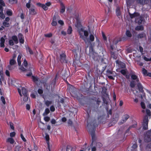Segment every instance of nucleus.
<instances>
[{
	"label": "nucleus",
	"instance_id": "1",
	"mask_svg": "<svg viewBox=\"0 0 151 151\" xmlns=\"http://www.w3.org/2000/svg\"><path fill=\"white\" fill-rule=\"evenodd\" d=\"M81 31L83 32L84 36L83 35V33H81V31H79V33L80 35V37L85 42L86 44L87 45L90 44L91 45H92L91 42L94 41V37L92 34L90 35L89 38H88V32L86 30H83V29L81 28Z\"/></svg>",
	"mask_w": 151,
	"mask_h": 151
},
{
	"label": "nucleus",
	"instance_id": "2",
	"mask_svg": "<svg viewBox=\"0 0 151 151\" xmlns=\"http://www.w3.org/2000/svg\"><path fill=\"white\" fill-rule=\"evenodd\" d=\"M87 127L92 137V142L90 145L91 151H96V146L94 145H95V141L96 139V137L95 135L94 129L93 127L92 128H91V124H88L87 125Z\"/></svg>",
	"mask_w": 151,
	"mask_h": 151
},
{
	"label": "nucleus",
	"instance_id": "3",
	"mask_svg": "<svg viewBox=\"0 0 151 151\" xmlns=\"http://www.w3.org/2000/svg\"><path fill=\"white\" fill-rule=\"evenodd\" d=\"M129 14L131 18H135V22L138 24H140L145 22V19L143 17L140 16L139 14L135 13L131 14L129 13Z\"/></svg>",
	"mask_w": 151,
	"mask_h": 151
},
{
	"label": "nucleus",
	"instance_id": "4",
	"mask_svg": "<svg viewBox=\"0 0 151 151\" xmlns=\"http://www.w3.org/2000/svg\"><path fill=\"white\" fill-rule=\"evenodd\" d=\"M89 55L91 58H92L94 61H99L100 59V57L93 50V48L91 45L90 47Z\"/></svg>",
	"mask_w": 151,
	"mask_h": 151
},
{
	"label": "nucleus",
	"instance_id": "5",
	"mask_svg": "<svg viewBox=\"0 0 151 151\" xmlns=\"http://www.w3.org/2000/svg\"><path fill=\"white\" fill-rule=\"evenodd\" d=\"M138 4L143 6L146 5L147 6V9H151V0H136Z\"/></svg>",
	"mask_w": 151,
	"mask_h": 151
},
{
	"label": "nucleus",
	"instance_id": "6",
	"mask_svg": "<svg viewBox=\"0 0 151 151\" xmlns=\"http://www.w3.org/2000/svg\"><path fill=\"white\" fill-rule=\"evenodd\" d=\"M22 65V66L20 67V69L23 72H27L28 71H30L31 70V69L32 68L29 66V68H28L27 63L25 59H24V60Z\"/></svg>",
	"mask_w": 151,
	"mask_h": 151
},
{
	"label": "nucleus",
	"instance_id": "7",
	"mask_svg": "<svg viewBox=\"0 0 151 151\" xmlns=\"http://www.w3.org/2000/svg\"><path fill=\"white\" fill-rule=\"evenodd\" d=\"M131 78L133 80H135V81H132L130 82V86L132 88H134L136 84V82H138L139 79L137 76L134 74H132L131 76Z\"/></svg>",
	"mask_w": 151,
	"mask_h": 151
},
{
	"label": "nucleus",
	"instance_id": "8",
	"mask_svg": "<svg viewBox=\"0 0 151 151\" xmlns=\"http://www.w3.org/2000/svg\"><path fill=\"white\" fill-rule=\"evenodd\" d=\"M148 117L147 115H145L144 117L143 122V129L146 130L148 128Z\"/></svg>",
	"mask_w": 151,
	"mask_h": 151
},
{
	"label": "nucleus",
	"instance_id": "9",
	"mask_svg": "<svg viewBox=\"0 0 151 151\" xmlns=\"http://www.w3.org/2000/svg\"><path fill=\"white\" fill-rule=\"evenodd\" d=\"M119 118V115L117 114H114L113 116V120L111 123L109 124V127L114 125L117 122Z\"/></svg>",
	"mask_w": 151,
	"mask_h": 151
},
{
	"label": "nucleus",
	"instance_id": "10",
	"mask_svg": "<svg viewBox=\"0 0 151 151\" xmlns=\"http://www.w3.org/2000/svg\"><path fill=\"white\" fill-rule=\"evenodd\" d=\"M70 92L72 93V94L74 95L75 97H78L80 95L78 91L72 86H71L70 87Z\"/></svg>",
	"mask_w": 151,
	"mask_h": 151
},
{
	"label": "nucleus",
	"instance_id": "11",
	"mask_svg": "<svg viewBox=\"0 0 151 151\" xmlns=\"http://www.w3.org/2000/svg\"><path fill=\"white\" fill-rule=\"evenodd\" d=\"M145 141L146 142H149L151 141V130L147 132L145 136Z\"/></svg>",
	"mask_w": 151,
	"mask_h": 151
},
{
	"label": "nucleus",
	"instance_id": "12",
	"mask_svg": "<svg viewBox=\"0 0 151 151\" xmlns=\"http://www.w3.org/2000/svg\"><path fill=\"white\" fill-rule=\"evenodd\" d=\"M129 117V116L127 114L124 115L122 117V119L119 122L118 124L120 125L123 124L126 122Z\"/></svg>",
	"mask_w": 151,
	"mask_h": 151
},
{
	"label": "nucleus",
	"instance_id": "13",
	"mask_svg": "<svg viewBox=\"0 0 151 151\" xmlns=\"http://www.w3.org/2000/svg\"><path fill=\"white\" fill-rule=\"evenodd\" d=\"M73 63L75 65H77L78 66L80 67L82 65V63L80 61L79 57H78L77 55H75Z\"/></svg>",
	"mask_w": 151,
	"mask_h": 151
},
{
	"label": "nucleus",
	"instance_id": "14",
	"mask_svg": "<svg viewBox=\"0 0 151 151\" xmlns=\"http://www.w3.org/2000/svg\"><path fill=\"white\" fill-rule=\"evenodd\" d=\"M60 61L62 63H66L67 61L66 58V55L64 53H62L60 55Z\"/></svg>",
	"mask_w": 151,
	"mask_h": 151
},
{
	"label": "nucleus",
	"instance_id": "15",
	"mask_svg": "<svg viewBox=\"0 0 151 151\" xmlns=\"http://www.w3.org/2000/svg\"><path fill=\"white\" fill-rule=\"evenodd\" d=\"M62 73L63 78H65L68 77L69 75V71L68 70H63Z\"/></svg>",
	"mask_w": 151,
	"mask_h": 151
},
{
	"label": "nucleus",
	"instance_id": "16",
	"mask_svg": "<svg viewBox=\"0 0 151 151\" xmlns=\"http://www.w3.org/2000/svg\"><path fill=\"white\" fill-rule=\"evenodd\" d=\"M137 145L136 143L133 144L130 147L128 148V151H136Z\"/></svg>",
	"mask_w": 151,
	"mask_h": 151
},
{
	"label": "nucleus",
	"instance_id": "17",
	"mask_svg": "<svg viewBox=\"0 0 151 151\" xmlns=\"http://www.w3.org/2000/svg\"><path fill=\"white\" fill-rule=\"evenodd\" d=\"M76 23L75 24V26L78 28H79L81 26L80 19L78 18H76Z\"/></svg>",
	"mask_w": 151,
	"mask_h": 151
},
{
	"label": "nucleus",
	"instance_id": "18",
	"mask_svg": "<svg viewBox=\"0 0 151 151\" xmlns=\"http://www.w3.org/2000/svg\"><path fill=\"white\" fill-rule=\"evenodd\" d=\"M37 5L39 6L42 7L45 10H47L48 9V8L46 6V5L44 4L38 3L37 4Z\"/></svg>",
	"mask_w": 151,
	"mask_h": 151
},
{
	"label": "nucleus",
	"instance_id": "19",
	"mask_svg": "<svg viewBox=\"0 0 151 151\" xmlns=\"http://www.w3.org/2000/svg\"><path fill=\"white\" fill-rule=\"evenodd\" d=\"M18 37L19 42L20 43L23 44L24 43V40L23 35L21 34H19L18 35Z\"/></svg>",
	"mask_w": 151,
	"mask_h": 151
},
{
	"label": "nucleus",
	"instance_id": "20",
	"mask_svg": "<svg viewBox=\"0 0 151 151\" xmlns=\"http://www.w3.org/2000/svg\"><path fill=\"white\" fill-rule=\"evenodd\" d=\"M0 17L3 19L5 18V16L3 13V8L1 5H0Z\"/></svg>",
	"mask_w": 151,
	"mask_h": 151
},
{
	"label": "nucleus",
	"instance_id": "21",
	"mask_svg": "<svg viewBox=\"0 0 151 151\" xmlns=\"http://www.w3.org/2000/svg\"><path fill=\"white\" fill-rule=\"evenodd\" d=\"M137 83V86L139 91L141 92H143V87L142 86V85H141L140 83H139V82Z\"/></svg>",
	"mask_w": 151,
	"mask_h": 151
},
{
	"label": "nucleus",
	"instance_id": "22",
	"mask_svg": "<svg viewBox=\"0 0 151 151\" xmlns=\"http://www.w3.org/2000/svg\"><path fill=\"white\" fill-rule=\"evenodd\" d=\"M29 13L30 14L32 15H34L36 14V12L35 9L32 8L29 9Z\"/></svg>",
	"mask_w": 151,
	"mask_h": 151
},
{
	"label": "nucleus",
	"instance_id": "23",
	"mask_svg": "<svg viewBox=\"0 0 151 151\" xmlns=\"http://www.w3.org/2000/svg\"><path fill=\"white\" fill-rule=\"evenodd\" d=\"M60 5L61 8L60 10V12L61 13H63L65 12V8L64 5L63 3H61Z\"/></svg>",
	"mask_w": 151,
	"mask_h": 151
},
{
	"label": "nucleus",
	"instance_id": "24",
	"mask_svg": "<svg viewBox=\"0 0 151 151\" xmlns=\"http://www.w3.org/2000/svg\"><path fill=\"white\" fill-rule=\"evenodd\" d=\"M22 92L23 96L28 95L27 91L24 88H22Z\"/></svg>",
	"mask_w": 151,
	"mask_h": 151
},
{
	"label": "nucleus",
	"instance_id": "25",
	"mask_svg": "<svg viewBox=\"0 0 151 151\" xmlns=\"http://www.w3.org/2000/svg\"><path fill=\"white\" fill-rule=\"evenodd\" d=\"M146 37V35L144 33H142L138 34L137 36V38L139 39V38H142Z\"/></svg>",
	"mask_w": 151,
	"mask_h": 151
},
{
	"label": "nucleus",
	"instance_id": "26",
	"mask_svg": "<svg viewBox=\"0 0 151 151\" xmlns=\"http://www.w3.org/2000/svg\"><path fill=\"white\" fill-rule=\"evenodd\" d=\"M124 127H121L118 131V134L121 135H123V134Z\"/></svg>",
	"mask_w": 151,
	"mask_h": 151
},
{
	"label": "nucleus",
	"instance_id": "27",
	"mask_svg": "<svg viewBox=\"0 0 151 151\" xmlns=\"http://www.w3.org/2000/svg\"><path fill=\"white\" fill-rule=\"evenodd\" d=\"M135 29L137 31H142L144 29V27L142 25L138 26L136 27Z\"/></svg>",
	"mask_w": 151,
	"mask_h": 151
},
{
	"label": "nucleus",
	"instance_id": "28",
	"mask_svg": "<svg viewBox=\"0 0 151 151\" xmlns=\"http://www.w3.org/2000/svg\"><path fill=\"white\" fill-rule=\"evenodd\" d=\"M6 142H9L11 144H13L14 142V140L12 138H9L6 139Z\"/></svg>",
	"mask_w": 151,
	"mask_h": 151
},
{
	"label": "nucleus",
	"instance_id": "29",
	"mask_svg": "<svg viewBox=\"0 0 151 151\" xmlns=\"http://www.w3.org/2000/svg\"><path fill=\"white\" fill-rule=\"evenodd\" d=\"M12 40L15 43L17 44L18 43V39L17 36H12Z\"/></svg>",
	"mask_w": 151,
	"mask_h": 151
},
{
	"label": "nucleus",
	"instance_id": "30",
	"mask_svg": "<svg viewBox=\"0 0 151 151\" xmlns=\"http://www.w3.org/2000/svg\"><path fill=\"white\" fill-rule=\"evenodd\" d=\"M111 57L114 59H116L117 58V55L115 54L114 52L112 51L111 52Z\"/></svg>",
	"mask_w": 151,
	"mask_h": 151
},
{
	"label": "nucleus",
	"instance_id": "31",
	"mask_svg": "<svg viewBox=\"0 0 151 151\" xmlns=\"http://www.w3.org/2000/svg\"><path fill=\"white\" fill-rule=\"evenodd\" d=\"M28 95L24 96L23 98V104L26 103L29 100L28 97Z\"/></svg>",
	"mask_w": 151,
	"mask_h": 151
},
{
	"label": "nucleus",
	"instance_id": "32",
	"mask_svg": "<svg viewBox=\"0 0 151 151\" xmlns=\"http://www.w3.org/2000/svg\"><path fill=\"white\" fill-rule=\"evenodd\" d=\"M60 72H58L56 74V76L55 78L52 80V83L53 84V85H55L56 83V80L57 76L59 75L60 73Z\"/></svg>",
	"mask_w": 151,
	"mask_h": 151
},
{
	"label": "nucleus",
	"instance_id": "33",
	"mask_svg": "<svg viewBox=\"0 0 151 151\" xmlns=\"http://www.w3.org/2000/svg\"><path fill=\"white\" fill-rule=\"evenodd\" d=\"M116 12L117 16L118 17L120 16L121 13L120 12V8L119 7H117L116 10Z\"/></svg>",
	"mask_w": 151,
	"mask_h": 151
},
{
	"label": "nucleus",
	"instance_id": "34",
	"mask_svg": "<svg viewBox=\"0 0 151 151\" xmlns=\"http://www.w3.org/2000/svg\"><path fill=\"white\" fill-rule=\"evenodd\" d=\"M125 34L129 38H130L132 36L131 32L129 30H127Z\"/></svg>",
	"mask_w": 151,
	"mask_h": 151
},
{
	"label": "nucleus",
	"instance_id": "35",
	"mask_svg": "<svg viewBox=\"0 0 151 151\" xmlns=\"http://www.w3.org/2000/svg\"><path fill=\"white\" fill-rule=\"evenodd\" d=\"M50 112V111L49 109L46 108L45 110L44 113L43 114V116H45L48 114Z\"/></svg>",
	"mask_w": 151,
	"mask_h": 151
},
{
	"label": "nucleus",
	"instance_id": "36",
	"mask_svg": "<svg viewBox=\"0 0 151 151\" xmlns=\"http://www.w3.org/2000/svg\"><path fill=\"white\" fill-rule=\"evenodd\" d=\"M146 149L148 151H151V143L148 144L146 147Z\"/></svg>",
	"mask_w": 151,
	"mask_h": 151
},
{
	"label": "nucleus",
	"instance_id": "37",
	"mask_svg": "<svg viewBox=\"0 0 151 151\" xmlns=\"http://www.w3.org/2000/svg\"><path fill=\"white\" fill-rule=\"evenodd\" d=\"M96 146V147H97L98 148H100L101 147H102V145L101 143H100L99 142H96L95 145H94Z\"/></svg>",
	"mask_w": 151,
	"mask_h": 151
},
{
	"label": "nucleus",
	"instance_id": "38",
	"mask_svg": "<svg viewBox=\"0 0 151 151\" xmlns=\"http://www.w3.org/2000/svg\"><path fill=\"white\" fill-rule=\"evenodd\" d=\"M16 62V61L13 59L11 60L10 61L9 64L10 65H14Z\"/></svg>",
	"mask_w": 151,
	"mask_h": 151
},
{
	"label": "nucleus",
	"instance_id": "39",
	"mask_svg": "<svg viewBox=\"0 0 151 151\" xmlns=\"http://www.w3.org/2000/svg\"><path fill=\"white\" fill-rule=\"evenodd\" d=\"M3 26L6 27H10V24L6 22H4L3 23Z\"/></svg>",
	"mask_w": 151,
	"mask_h": 151
},
{
	"label": "nucleus",
	"instance_id": "40",
	"mask_svg": "<svg viewBox=\"0 0 151 151\" xmlns=\"http://www.w3.org/2000/svg\"><path fill=\"white\" fill-rule=\"evenodd\" d=\"M72 31V28L71 26H69L67 30V33L68 34H70L71 33Z\"/></svg>",
	"mask_w": 151,
	"mask_h": 151
},
{
	"label": "nucleus",
	"instance_id": "41",
	"mask_svg": "<svg viewBox=\"0 0 151 151\" xmlns=\"http://www.w3.org/2000/svg\"><path fill=\"white\" fill-rule=\"evenodd\" d=\"M26 48L27 50H28L30 54L32 55L33 54V52L28 46L26 47Z\"/></svg>",
	"mask_w": 151,
	"mask_h": 151
},
{
	"label": "nucleus",
	"instance_id": "42",
	"mask_svg": "<svg viewBox=\"0 0 151 151\" xmlns=\"http://www.w3.org/2000/svg\"><path fill=\"white\" fill-rule=\"evenodd\" d=\"M52 102L51 101L47 100L45 102V104L47 106H49L50 105L52 104Z\"/></svg>",
	"mask_w": 151,
	"mask_h": 151
},
{
	"label": "nucleus",
	"instance_id": "43",
	"mask_svg": "<svg viewBox=\"0 0 151 151\" xmlns=\"http://www.w3.org/2000/svg\"><path fill=\"white\" fill-rule=\"evenodd\" d=\"M72 147L69 145H67L66 147V151H71Z\"/></svg>",
	"mask_w": 151,
	"mask_h": 151
},
{
	"label": "nucleus",
	"instance_id": "44",
	"mask_svg": "<svg viewBox=\"0 0 151 151\" xmlns=\"http://www.w3.org/2000/svg\"><path fill=\"white\" fill-rule=\"evenodd\" d=\"M44 36L46 37H50L52 36V34L51 33H50L48 34H45Z\"/></svg>",
	"mask_w": 151,
	"mask_h": 151
},
{
	"label": "nucleus",
	"instance_id": "45",
	"mask_svg": "<svg viewBox=\"0 0 151 151\" xmlns=\"http://www.w3.org/2000/svg\"><path fill=\"white\" fill-rule=\"evenodd\" d=\"M1 99L3 103L4 104H6V102L5 100V98L3 96H1Z\"/></svg>",
	"mask_w": 151,
	"mask_h": 151
},
{
	"label": "nucleus",
	"instance_id": "46",
	"mask_svg": "<svg viewBox=\"0 0 151 151\" xmlns=\"http://www.w3.org/2000/svg\"><path fill=\"white\" fill-rule=\"evenodd\" d=\"M146 112L147 114V116L148 117V116H150L151 115V113L150 110L148 109H147L146 110Z\"/></svg>",
	"mask_w": 151,
	"mask_h": 151
},
{
	"label": "nucleus",
	"instance_id": "47",
	"mask_svg": "<svg viewBox=\"0 0 151 151\" xmlns=\"http://www.w3.org/2000/svg\"><path fill=\"white\" fill-rule=\"evenodd\" d=\"M112 72L110 70H108L106 71V75L107 76L110 75L111 74H112Z\"/></svg>",
	"mask_w": 151,
	"mask_h": 151
},
{
	"label": "nucleus",
	"instance_id": "48",
	"mask_svg": "<svg viewBox=\"0 0 151 151\" xmlns=\"http://www.w3.org/2000/svg\"><path fill=\"white\" fill-rule=\"evenodd\" d=\"M9 2L12 4H14L17 3V0H9Z\"/></svg>",
	"mask_w": 151,
	"mask_h": 151
},
{
	"label": "nucleus",
	"instance_id": "49",
	"mask_svg": "<svg viewBox=\"0 0 151 151\" xmlns=\"http://www.w3.org/2000/svg\"><path fill=\"white\" fill-rule=\"evenodd\" d=\"M6 13L9 16H11L12 15V11L10 10H7L6 11Z\"/></svg>",
	"mask_w": 151,
	"mask_h": 151
},
{
	"label": "nucleus",
	"instance_id": "50",
	"mask_svg": "<svg viewBox=\"0 0 151 151\" xmlns=\"http://www.w3.org/2000/svg\"><path fill=\"white\" fill-rule=\"evenodd\" d=\"M9 44L10 45L13 46L14 45V42L13 40H10L9 41Z\"/></svg>",
	"mask_w": 151,
	"mask_h": 151
},
{
	"label": "nucleus",
	"instance_id": "51",
	"mask_svg": "<svg viewBox=\"0 0 151 151\" xmlns=\"http://www.w3.org/2000/svg\"><path fill=\"white\" fill-rule=\"evenodd\" d=\"M141 106L142 108L143 109H145L146 106L144 102H142L141 103Z\"/></svg>",
	"mask_w": 151,
	"mask_h": 151
},
{
	"label": "nucleus",
	"instance_id": "52",
	"mask_svg": "<svg viewBox=\"0 0 151 151\" xmlns=\"http://www.w3.org/2000/svg\"><path fill=\"white\" fill-rule=\"evenodd\" d=\"M133 2V0H127V4L128 5H130Z\"/></svg>",
	"mask_w": 151,
	"mask_h": 151
},
{
	"label": "nucleus",
	"instance_id": "53",
	"mask_svg": "<svg viewBox=\"0 0 151 151\" xmlns=\"http://www.w3.org/2000/svg\"><path fill=\"white\" fill-rule=\"evenodd\" d=\"M9 124L11 128L13 130H14V127L13 123L12 122H10Z\"/></svg>",
	"mask_w": 151,
	"mask_h": 151
},
{
	"label": "nucleus",
	"instance_id": "54",
	"mask_svg": "<svg viewBox=\"0 0 151 151\" xmlns=\"http://www.w3.org/2000/svg\"><path fill=\"white\" fill-rule=\"evenodd\" d=\"M14 151H21L20 147L19 146L16 147Z\"/></svg>",
	"mask_w": 151,
	"mask_h": 151
},
{
	"label": "nucleus",
	"instance_id": "55",
	"mask_svg": "<svg viewBox=\"0 0 151 151\" xmlns=\"http://www.w3.org/2000/svg\"><path fill=\"white\" fill-rule=\"evenodd\" d=\"M3 72V68L1 65H0V75L1 77L2 73Z\"/></svg>",
	"mask_w": 151,
	"mask_h": 151
},
{
	"label": "nucleus",
	"instance_id": "56",
	"mask_svg": "<svg viewBox=\"0 0 151 151\" xmlns=\"http://www.w3.org/2000/svg\"><path fill=\"white\" fill-rule=\"evenodd\" d=\"M142 71L143 74L145 75H147V70L145 68H143L142 69Z\"/></svg>",
	"mask_w": 151,
	"mask_h": 151
},
{
	"label": "nucleus",
	"instance_id": "57",
	"mask_svg": "<svg viewBox=\"0 0 151 151\" xmlns=\"http://www.w3.org/2000/svg\"><path fill=\"white\" fill-rule=\"evenodd\" d=\"M32 78L34 82H35L38 81L37 78L35 77L34 76H32Z\"/></svg>",
	"mask_w": 151,
	"mask_h": 151
},
{
	"label": "nucleus",
	"instance_id": "58",
	"mask_svg": "<svg viewBox=\"0 0 151 151\" xmlns=\"http://www.w3.org/2000/svg\"><path fill=\"white\" fill-rule=\"evenodd\" d=\"M119 41V40L116 39H115L113 41V44L116 45ZM119 41H120L119 40Z\"/></svg>",
	"mask_w": 151,
	"mask_h": 151
},
{
	"label": "nucleus",
	"instance_id": "59",
	"mask_svg": "<svg viewBox=\"0 0 151 151\" xmlns=\"http://www.w3.org/2000/svg\"><path fill=\"white\" fill-rule=\"evenodd\" d=\"M50 118L48 116H46L44 117V119L46 122H48L50 120Z\"/></svg>",
	"mask_w": 151,
	"mask_h": 151
},
{
	"label": "nucleus",
	"instance_id": "60",
	"mask_svg": "<svg viewBox=\"0 0 151 151\" xmlns=\"http://www.w3.org/2000/svg\"><path fill=\"white\" fill-rule=\"evenodd\" d=\"M15 132H11L10 133V136L11 137H13L15 136Z\"/></svg>",
	"mask_w": 151,
	"mask_h": 151
},
{
	"label": "nucleus",
	"instance_id": "61",
	"mask_svg": "<svg viewBox=\"0 0 151 151\" xmlns=\"http://www.w3.org/2000/svg\"><path fill=\"white\" fill-rule=\"evenodd\" d=\"M144 59L146 61H151V58H147L145 56L144 58Z\"/></svg>",
	"mask_w": 151,
	"mask_h": 151
},
{
	"label": "nucleus",
	"instance_id": "62",
	"mask_svg": "<svg viewBox=\"0 0 151 151\" xmlns=\"http://www.w3.org/2000/svg\"><path fill=\"white\" fill-rule=\"evenodd\" d=\"M142 17H143L144 19L145 18L146 19L149 18L147 14H144L143 16H142Z\"/></svg>",
	"mask_w": 151,
	"mask_h": 151
},
{
	"label": "nucleus",
	"instance_id": "63",
	"mask_svg": "<svg viewBox=\"0 0 151 151\" xmlns=\"http://www.w3.org/2000/svg\"><path fill=\"white\" fill-rule=\"evenodd\" d=\"M21 137L22 138V140L24 141V142H26V140L25 139L24 137V136H23V134H21L20 135Z\"/></svg>",
	"mask_w": 151,
	"mask_h": 151
},
{
	"label": "nucleus",
	"instance_id": "64",
	"mask_svg": "<svg viewBox=\"0 0 151 151\" xmlns=\"http://www.w3.org/2000/svg\"><path fill=\"white\" fill-rule=\"evenodd\" d=\"M103 103L104 104H106L107 106L108 105V103L106 100L104 98L103 99Z\"/></svg>",
	"mask_w": 151,
	"mask_h": 151
}]
</instances>
